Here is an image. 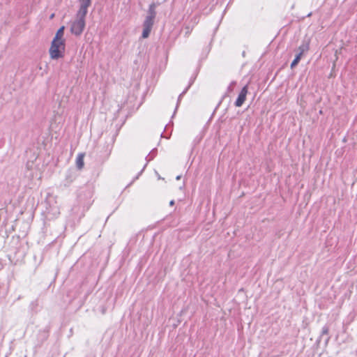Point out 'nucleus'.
<instances>
[{"label": "nucleus", "mask_w": 357, "mask_h": 357, "mask_svg": "<svg viewBox=\"0 0 357 357\" xmlns=\"http://www.w3.org/2000/svg\"><path fill=\"white\" fill-rule=\"evenodd\" d=\"M64 29V26L60 27L52 41L51 46L49 50L50 56L52 59L56 60L63 57L64 56L66 48Z\"/></svg>", "instance_id": "1"}, {"label": "nucleus", "mask_w": 357, "mask_h": 357, "mask_svg": "<svg viewBox=\"0 0 357 357\" xmlns=\"http://www.w3.org/2000/svg\"><path fill=\"white\" fill-rule=\"evenodd\" d=\"M157 4L155 3L149 6L148 15L143 24L142 38H146L149 37L153 25V20L156 15L155 8Z\"/></svg>", "instance_id": "2"}, {"label": "nucleus", "mask_w": 357, "mask_h": 357, "mask_svg": "<svg viewBox=\"0 0 357 357\" xmlns=\"http://www.w3.org/2000/svg\"><path fill=\"white\" fill-rule=\"evenodd\" d=\"M86 14L77 12L75 17L70 22V32L75 36H80L85 27Z\"/></svg>", "instance_id": "3"}, {"label": "nucleus", "mask_w": 357, "mask_h": 357, "mask_svg": "<svg viewBox=\"0 0 357 357\" xmlns=\"http://www.w3.org/2000/svg\"><path fill=\"white\" fill-rule=\"evenodd\" d=\"M247 93H248V86H245L242 89V90H241V93H239L238 97L235 102V105L236 107H241L243 104V102L245 100Z\"/></svg>", "instance_id": "4"}, {"label": "nucleus", "mask_w": 357, "mask_h": 357, "mask_svg": "<svg viewBox=\"0 0 357 357\" xmlns=\"http://www.w3.org/2000/svg\"><path fill=\"white\" fill-rule=\"evenodd\" d=\"M79 8L77 12L87 14L88 8L91 5V0H79Z\"/></svg>", "instance_id": "5"}, {"label": "nucleus", "mask_w": 357, "mask_h": 357, "mask_svg": "<svg viewBox=\"0 0 357 357\" xmlns=\"http://www.w3.org/2000/svg\"><path fill=\"white\" fill-rule=\"evenodd\" d=\"M84 153H79L76 158V166H77V169H82L84 167Z\"/></svg>", "instance_id": "6"}, {"label": "nucleus", "mask_w": 357, "mask_h": 357, "mask_svg": "<svg viewBox=\"0 0 357 357\" xmlns=\"http://www.w3.org/2000/svg\"><path fill=\"white\" fill-rule=\"evenodd\" d=\"M309 50V41H307L306 43H303L299 47H298V51H299V53L298 54H301V55L303 56V54L307 52Z\"/></svg>", "instance_id": "7"}, {"label": "nucleus", "mask_w": 357, "mask_h": 357, "mask_svg": "<svg viewBox=\"0 0 357 357\" xmlns=\"http://www.w3.org/2000/svg\"><path fill=\"white\" fill-rule=\"evenodd\" d=\"M301 57H302L301 54H298L296 56L295 59H294V61L291 63V68H294L298 63V62L300 61Z\"/></svg>", "instance_id": "8"}, {"label": "nucleus", "mask_w": 357, "mask_h": 357, "mask_svg": "<svg viewBox=\"0 0 357 357\" xmlns=\"http://www.w3.org/2000/svg\"><path fill=\"white\" fill-rule=\"evenodd\" d=\"M328 326H324L322 328L321 334L322 335H327L328 333Z\"/></svg>", "instance_id": "9"}, {"label": "nucleus", "mask_w": 357, "mask_h": 357, "mask_svg": "<svg viewBox=\"0 0 357 357\" xmlns=\"http://www.w3.org/2000/svg\"><path fill=\"white\" fill-rule=\"evenodd\" d=\"M169 204L171 206H173L174 204V202L173 200H172L170 202H169Z\"/></svg>", "instance_id": "10"}]
</instances>
